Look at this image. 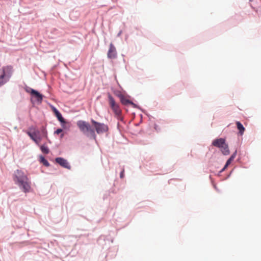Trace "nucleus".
<instances>
[{"label": "nucleus", "mask_w": 261, "mask_h": 261, "mask_svg": "<svg viewBox=\"0 0 261 261\" xmlns=\"http://www.w3.org/2000/svg\"><path fill=\"white\" fill-rule=\"evenodd\" d=\"M106 240H109V239L105 236L101 235L98 238L97 243L100 244L101 241L105 242Z\"/></svg>", "instance_id": "23"}, {"label": "nucleus", "mask_w": 261, "mask_h": 261, "mask_svg": "<svg viewBox=\"0 0 261 261\" xmlns=\"http://www.w3.org/2000/svg\"><path fill=\"white\" fill-rule=\"evenodd\" d=\"M108 100L109 106L116 116H120L122 114V111L120 109V105L117 103L112 94L108 92Z\"/></svg>", "instance_id": "3"}, {"label": "nucleus", "mask_w": 261, "mask_h": 261, "mask_svg": "<svg viewBox=\"0 0 261 261\" xmlns=\"http://www.w3.org/2000/svg\"><path fill=\"white\" fill-rule=\"evenodd\" d=\"M240 160V158H238V159H237V161L238 162H239Z\"/></svg>", "instance_id": "44"}, {"label": "nucleus", "mask_w": 261, "mask_h": 261, "mask_svg": "<svg viewBox=\"0 0 261 261\" xmlns=\"http://www.w3.org/2000/svg\"><path fill=\"white\" fill-rule=\"evenodd\" d=\"M222 172H220V170L219 171V172L217 174V175L219 176L220 175V174Z\"/></svg>", "instance_id": "38"}, {"label": "nucleus", "mask_w": 261, "mask_h": 261, "mask_svg": "<svg viewBox=\"0 0 261 261\" xmlns=\"http://www.w3.org/2000/svg\"><path fill=\"white\" fill-rule=\"evenodd\" d=\"M19 189L24 193H29L31 190L30 182L29 180H24L17 185Z\"/></svg>", "instance_id": "9"}, {"label": "nucleus", "mask_w": 261, "mask_h": 261, "mask_svg": "<svg viewBox=\"0 0 261 261\" xmlns=\"http://www.w3.org/2000/svg\"><path fill=\"white\" fill-rule=\"evenodd\" d=\"M117 57V53L116 47L113 43H111L107 53V57L109 59H115Z\"/></svg>", "instance_id": "10"}, {"label": "nucleus", "mask_w": 261, "mask_h": 261, "mask_svg": "<svg viewBox=\"0 0 261 261\" xmlns=\"http://www.w3.org/2000/svg\"><path fill=\"white\" fill-rule=\"evenodd\" d=\"M140 116L141 117V119L139 123H137L135 124V126H138L140 124V123H141L142 122V118L143 116H142V114H140Z\"/></svg>", "instance_id": "32"}, {"label": "nucleus", "mask_w": 261, "mask_h": 261, "mask_svg": "<svg viewBox=\"0 0 261 261\" xmlns=\"http://www.w3.org/2000/svg\"><path fill=\"white\" fill-rule=\"evenodd\" d=\"M55 161L56 164L59 165L62 168L69 170L71 169V167L70 165V163L68 162L67 160L63 157H56L55 159Z\"/></svg>", "instance_id": "7"}, {"label": "nucleus", "mask_w": 261, "mask_h": 261, "mask_svg": "<svg viewBox=\"0 0 261 261\" xmlns=\"http://www.w3.org/2000/svg\"><path fill=\"white\" fill-rule=\"evenodd\" d=\"M112 89L113 90L114 94L116 96L118 97L119 99L124 95V94H123L120 90H115L113 89V88H112Z\"/></svg>", "instance_id": "20"}, {"label": "nucleus", "mask_w": 261, "mask_h": 261, "mask_svg": "<svg viewBox=\"0 0 261 261\" xmlns=\"http://www.w3.org/2000/svg\"><path fill=\"white\" fill-rule=\"evenodd\" d=\"M120 120L121 121H123V118H121L120 119Z\"/></svg>", "instance_id": "42"}, {"label": "nucleus", "mask_w": 261, "mask_h": 261, "mask_svg": "<svg viewBox=\"0 0 261 261\" xmlns=\"http://www.w3.org/2000/svg\"><path fill=\"white\" fill-rule=\"evenodd\" d=\"M23 84H24V89L25 90V91L28 93H29L30 94V96H31V95L33 94V93L36 90V89H34L33 88H32L30 87H29L25 83H23Z\"/></svg>", "instance_id": "18"}, {"label": "nucleus", "mask_w": 261, "mask_h": 261, "mask_svg": "<svg viewBox=\"0 0 261 261\" xmlns=\"http://www.w3.org/2000/svg\"><path fill=\"white\" fill-rule=\"evenodd\" d=\"M65 131L61 127H58L54 131V134L59 135V134L63 133Z\"/></svg>", "instance_id": "24"}, {"label": "nucleus", "mask_w": 261, "mask_h": 261, "mask_svg": "<svg viewBox=\"0 0 261 261\" xmlns=\"http://www.w3.org/2000/svg\"><path fill=\"white\" fill-rule=\"evenodd\" d=\"M214 188L217 191H219V189L217 188L216 185L215 184L213 185Z\"/></svg>", "instance_id": "35"}, {"label": "nucleus", "mask_w": 261, "mask_h": 261, "mask_svg": "<svg viewBox=\"0 0 261 261\" xmlns=\"http://www.w3.org/2000/svg\"><path fill=\"white\" fill-rule=\"evenodd\" d=\"M59 122L60 123L61 128L65 132H68L70 130L71 127V123L70 121L63 118V119H62V120H59Z\"/></svg>", "instance_id": "12"}, {"label": "nucleus", "mask_w": 261, "mask_h": 261, "mask_svg": "<svg viewBox=\"0 0 261 261\" xmlns=\"http://www.w3.org/2000/svg\"><path fill=\"white\" fill-rule=\"evenodd\" d=\"M50 107L54 115L55 116L58 121L63 119L64 117H63L62 113L56 107L52 105H50Z\"/></svg>", "instance_id": "13"}, {"label": "nucleus", "mask_w": 261, "mask_h": 261, "mask_svg": "<svg viewBox=\"0 0 261 261\" xmlns=\"http://www.w3.org/2000/svg\"><path fill=\"white\" fill-rule=\"evenodd\" d=\"M67 132H64L63 133L59 134V135H60V139H62L64 138V135L65 134H66Z\"/></svg>", "instance_id": "30"}, {"label": "nucleus", "mask_w": 261, "mask_h": 261, "mask_svg": "<svg viewBox=\"0 0 261 261\" xmlns=\"http://www.w3.org/2000/svg\"><path fill=\"white\" fill-rule=\"evenodd\" d=\"M215 159V157H214V156H212L211 158V159H210V161L208 162V166L210 168V171L211 172H212V173L213 172L212 171L211 168H212V167L213 166V162L214 161Z\"/></svg>", "instance_id": "22"}, {"label": "nucleus", "mask_w": 261, "mask_h": 261, "mask_svg": "<svg viewBox=\"0 0 261 261\" xmlns=\"http://www.w3.org/2000/svg\"><path fill=\"white\" fill-rule=\"evenodd\" d=\"M45 139L46 140L47 142L48 143H49V144H51V143H52L51 141H50V140L48 138V137H47V138H45Z\"/></svg>", "instance_id": "33"}, {"label": "nucleus", "mask_w": 261, "mask_h": 261, "mask_svg": "<svg viewBox=\"0 0 261 261\" xmlns=\"http://www.w3.org/2000/svg\"><path fill=\"white\" fill-rule=\"evenodd\" d=\"M219 149L223 155L226 156L230 154L229 146L227 142L225 143V144L222 145V147H220Z\"/></svg>", "instance_id": "14"}, {"label": "nucleus", "mask_w": 261, "mask_h": 261, "mask_svg": "<svg viewBox=\"0 0 261 261\" xmlns=\"http://www.w3.org/2000/svg\"><path fill=\"white\" fill-rule=\"evenodd\" d=\"M134 99L129 95L126 94V95H123L120 99V102L123 107H128L129 106H132L134 108H137L140 110L142 112L145 114V111L142 109L140 106L134 103L132 100Z\"/></svg>", "instance_id": "4"}, {"label": "nucleus", "mask_w": 261, "mask_h": 261, "mask_svg": "<svg viewBox=\"0 0 261 261\" xmlns=\"http://www.w3.org/2000/svg\"><path fill=\"white\" fill-rule=\"evenodd\" d=\"M113 240H114V239H111V242L112 243H113Z\"/></svg>", "instance_id": "45"}, {"label": "nucleus", "mask_w": 261, "mask_h": 261, "mask_svg": "<svg viewBox=\"0 0 261 261\" xmlns=\"http://www.w3.org/2000/svg\"><path fill=\"white\" fill-rule=\"evenodd\" d=\"M209 178L211 179V180L212 181V175H209Z\"/></svg>", "instance_id": "41"}, {"label": "nucleus", "mask_w": 261, "mask_h": 261, "mask_svg": "<svg viewBox=\"0 0 261 261\" xmlns=\"http://www.w3.org/2000/svg\"><path fill=\"white\" fill-rule=\"evenodd\" d=\"M230 175H230V174H228V175H227V177L225 178V179H227V178H228L230 176Z\"/></svg>", "instance_id": "37"}, {"label": "nucleus", "mask_w": 261, "mask_h": 261, "mask_svg": "<svg viewBox=\"0 0 261 261\" xmlns=\"http://www.w3.org/2000/svg\"><path fill=\"white\" fill-rule=\"evenodd\" d=\"M154 128L157 132H159L161 130L160 126L155 123L154 124Z\"/></svg>", "instance_id": "26"}, {"label": "nucleus", "mask_w": 261, "mask_h": 261, "mask_svg": "<svg viewBox=\"0 0 261 261\" xmlns=\"http://www.w3.org/2000/svg\"><path fill=\"white\" fill-rule=\"evenodd\" d=\"M123 109L125 110V111L126 112V113H127L128 112V109L127 108V107H123Z\"/></svg>", "instance_id": "36"}, {"label": "nucleus", "mask_w": 261, "mask_h": 261, "mask_svg": "<svg viewBox=\"0 0 261 261\" xmlns=\"http://www.w3.org/2000/svg\"><path fill=\"white\" fill-rule=\"evenodd\" d=\"M44 138L42 136H41V134L38 136L36 138V140L34 141V143L36 144L37 146H40V142Z\"/></svg>", "instance_id": "21"}, {"label": "nucleus", "mask_w": 261, "mask_h": 261, "mask_svg": "<svg viewBox=\"0 0 261 261\" xmlns=\"http://www.w3.org/2000/svg\"><path fill=\"white\" fill-rule=\"evenodd\" d=\"M237 153H238V150H237V149H236L235 150V151L231 154V155H230V156L229 158L231 159H233V160H234V159H235V158L237 156Z\"/></svg>", "instance_id": "25"}, {"label": "nucleus", "mask_w": 261, "mask_h": 261, "mask_svg": "<svg viewBox=\"0 0 261 261\" xmlns=\"http://www.w3.org/2000/svg\"><path fill=\"white\" fill-rule=\"evenodd\" d=\"M91 124L88 122L80 120L76 122V125L83 134L90 140L96 141V134H102L109 131V128L107 124L99 122L93 119H91Z\"/></svg>", "instance_id": "1"}, {"label": "nucleus", "mask_w": 261, "mask_h": 261, "mask_svg": "<svg viewBox=\"0 0 261 261\" xmlns=\"http://www.w3.org/2000/svg\"><path fill=\"white\" fill-rule=\"evenodd\" d=\"M119 86L120 87V88L122 89V87H121V86L120 85H119Z\"/></svg>", "instance_id": "46"}, {"label": "nucleus", "mask_w": 261, "mask_h": 261, "mask_svg": "<svg viewBox=\"0 0 261 261\" xmlns=\"http://www.w3.org/2000/svg\"><path fill=\"white\" fill-rule=\"evenodd\" d=\"M139 134L141 133V130L139 132Z\"/></svg>", "instance_id": "47"}, {"label": "nucleus", "mask_w": 261, "mask_h": 261, "mask_svg": "<svg viewBox=\"0 0 261 261\" xmlns=\"http://www.w3.org/2000/svg\"><path fill=\"white\" fill-rule=\"evenodd\" d=\"M222 172H220V170L219 171V172L217 174V175L219 176L220 175V174Z\"/></svg>", "instance_id": "39"}, {"label": "nucleus", "mask_w": 261, "mask_h": 261, "mask_svg": "<svg viewBox=\"0 0 261 261\" xmlns=\"http://www.w3.org/2000/svg\"><path fill=\"white\" fill-rule=\"evenodd\" d=\"M14 72L12 65L3 66L0 68V87L8 82Z\"/></svg>", "instance_id": "2"}, {"label": "nucleus", "mask_w": 261, "mask_h": 261, "mask_svg": "<svg viewBox=\"0 0 261 261\" xmlns=\"http://www.w3.org/2000/svg\"><path fill=\"white\" fill-rule=\"evenodd\" d=\"M122 32V30H120V31L119 32V33L117 34V37L120 36L121 35V34Z\"/></svg>", "instance_id": "34"}, {"label": "nucleus", "mask_w": 261, "mask_h": 261, "mask_svg": "<svg viewBox=\"0 0 261 261\" xmlns=\"http://www.w3.org/2000/svg\"><path fill=\"white\" fill-rule=\"evenodd\" d=\"M226 142V140L225 138H217L212 141V145L220 148Z\"/></svg>", "instance_id": "11"}, {"label": "nucleus", "mask_w": 261, "mask_h": 261, "mask_svg": "<svg viewBox=\"0 0 261 261\" xmlns=\"http://www.w3.org/2000/svg\"><path fill=\"white\" fill-rule=\"evenodd\" d=\"M121 127H122V126L120 125V124L119 122L117 123V128L120 132H121Z\"/></svg>", "instance_id": "31"}, {"label": "nucleus", "mask_w": 261, "mask_h": 261, "mask_svg": "<svg viewBox=\"0 0 261 261\" xmlns=\"http://www.w3.org/2000/svg\"><path fill=\"white\" fill-rule=\"evenodd\" d=\"M232 172H233V170H232L230 172L229 174H230V175H231V173H232Z\"/></svg>", "instance_id": "43"}, {"label": "nucleus", "mask_w": 261, "mask_h": 261, "mask_svg": "<svg viewBox=\"0 0 261 261\" xmlns=\"http://www.w3.org/2000/svg\"><path fill=\"white\" fill-rule=\"evenodd\" d=\"M38 161L41 164H42L43 166H44L46 167H48L50 166V164L48 161V160L42 154H40L39 155Z\"/></svg>", "instance_id": "16"}, {"label": "nucleus", "mask_w": 261, "mask_h": 261, "mask_svg": "<svg viewBox=\"0 0 261 261\" xmlns=\"http://www.w3.org/2000/svg\"><path fill=\"white\" fill-rule=\"evenodd\" d=\"M39 130L40 132L41 136H42L44 138H47V137H48V133L46 126H42L40 130Z\"/></svg>", "instance_id": "19"}, {"label": "nucleus", "mask_w": 261, "mask_h": 261, "mask_svg": "<svg viewBox=\"0 0 261 261\" xmlns=\"http://www.w3.org/2000/svg\"><path fill=\"white\" fill-rule=\"evenodd\" d=\"M13 179L15 185L24 180H29L28 176L21 170L17 169L13 174Z\"/></svg>", "instance_id": "6"}, {"label": "nucleus", "mask_w": 261, "mask_h": 261, "mask_svg": "<svg viewBox=\"0 0 261 261\" xmlns=\"http://www.w3.org/2000/svg\"><path fill=\"white\" fill-rule=\"evenodd\" d=\"M30 100L33 105L35 107V105H40L41 104L44 95L40 93L38 90H36L30 96Z\"/></svg>", "instance_id": "5"}, {"label": "nucleus", "mask_w": 261, "mask_h": 261, "mask_svg": "<svg viewBox=\"0 0 261 261\" xmlns=\"http://www.w3.org/2000/svg\"><path fill=\"white\" fill-rule=\"evenodd\" d=\"M233 159H231L230 158H229L226 163H225V164H226L227 165H228L229 166V165L231 163V162L233 161Z\"/></svg>", "instance_id": "27"}, {"label": "nucleus", "mask_w": 261, "mask_h": 261, "mask_svg": "<svg viewBox=\"0 0 261 261\" xmlns=\"http://www.w3.org/2000/svg\"><path fill=\"white\" fill-rule=\"evenodd\" d=\"M252 1H253V0H249V2H252Z\"/></svg>", "instance_id": "48"}, {"label": "nucleus", "mask_w": 261, "mask_h": 261, "mask_svg": "<svg viewBox=\"0 0 261 261\" xmlns=\"http://www.w3.org/2000/svg\"><path fill=\"white\" fill-rule=\"evenodd\" d=\"M38 146L39 147L41 151L43 154H48L50 152V149L47 146L46 142H44L43 144H40V146Z\"/></svg>", "instance_id": "17"}, {"label": "nucleus", "mask_w": 261, "mask_h": 261, "mask_svg": "<svg viewBox=\"0 0 261 261\" xmlns=\"http://www.w3.org/2000/svg\"><path fill=\"white\" fill-rule=\"evenodd\" d=\"M132 115H133L134 117H135V115H136L135 113V112H133V113H132Z\"/></svg>", "instance_id": "40"}, {"label": "nucleus", "mask_w": 261, "mask_h": 261, "mask_svg": "<svg viewBox=\"0 0 261 261\" xmlns=\"http://www.w3.org/2000/svg\"><path fill=\"white\" fill-rule=\"evenodd\" d=\"M30 139L34 142L36 140V138L40 134L39 129L34 128L33 126L29 127V129L26 132Z\"/></svg>", "instance_id": "8"}, {"label": "nucleus", "mask_w": 261, "mask_h": 261, "mask_svg": "<svg viewBox=\"0 0 261 261\" xmlns=\"http://www.w3.org/2000/svg\"><path fill=\"white\" fill-rule=\"evenodd\" d=\"M228 166L225 164L224 167L220 170V172H223L227 168Z\"/></svg>", "instance_id": "28"}, {"label": "nucleus", "mask_w": 261, "mask_h": 261, "mask_svg": "<svg viewBox=\"0 0 261 261\" xmlns=\"http://www.w3.org/2000/svg\"><path fill=\"white\" fill-rule=\"evenodd\" d=\"M124 170H123L120 173V178H123L124 177Z\"/></svg>", "instance_id": "29"}, {"label": "nucleus", "mask_w": 261, "mask_h": 261, "mask_svg": "<svg viewBox=\"0 0 261 261\" xmlns=\"http://www.w3.org/2000/svg\"><path fill=\"white\" fill-rule=\"evenodd\" d=\"M236 124L237 127V129H238V134L239 136H242L245 130V128L243 126V124L239 121H237L236 122Z\"/></svg>", "instance_id": "15"}]
</instances>
